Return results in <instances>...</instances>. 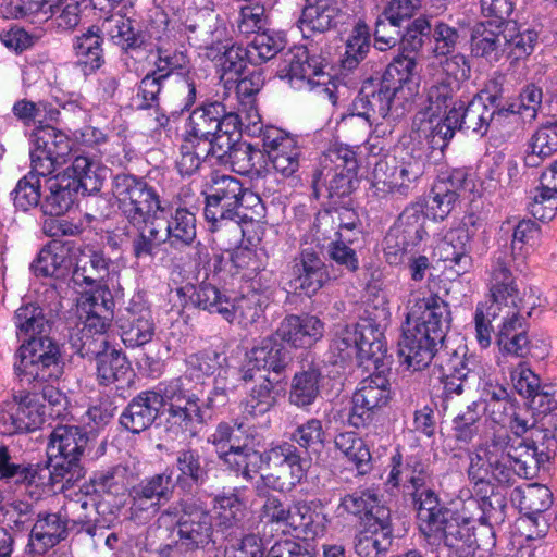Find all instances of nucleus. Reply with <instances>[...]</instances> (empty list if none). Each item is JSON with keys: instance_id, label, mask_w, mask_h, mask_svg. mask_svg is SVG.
Listing matches in <instances>:
<instances>
[{"instance_id": "1", "label": "nucleus", "mask_w": 557, "mask_h": 557, "mask_svg": "<svg viewBox=\"0 0 557 557\" xmlns=\"http://www.w3.org/2000/svg\"><path fill=\"white\" fill-rule=\"evenodd\" d=\"M507 424L515 437L505 426L497 428L469 454L468 476L475 486L492 488L491 479L505 486L513 485L517 478L533 479L557 447L547 430L533 433L535 438L530 443L521 438L535 426L527 409L513 407Z\"/></svg>"}, {"instance_id": "2", "label": "nucleus", "mask_w": 557, "mask_h": 557, "mask_svg": "<svg viewBox=\"0 0 557 557\" xmlns=\"http://www.w3.org/2000/svg\"><path fill=\"white\" fill-rule=\"evenodd\" d=\"M112 193L119 211L136 228L132 239L134 258L153 257L165 243L161 219L164 208L158 193L144 180L128 174L115 176Z\"/></svg>"}, {"instance_id": "3", "label": "nucleus", "mask_w": 557, "mask_h": 557, "mask_svg": "<svg viewBox=\"0 0 557 557\" xmlns=\"http://www.w3.org/2000/svg\"><path fill=\"white\" fill-rule=\"evenodd\" d=\"M226 102H209L195 109L188 119L185 137L202 143L213 149V156L223 160L234 143L238 140L242 116L233 111L231 96Z\"/></svg>"}, {"instance_id": "4", "label": "nucleus", "mask_w": 557, "mask_h": 557, "mask_svg": "<svg viewBox=\"0 0 557 557\" xmlns=\"http://www.w3.org/2000/svg\"><path fill=\"white\" fill-rule=\"evenodd\" d=\"M257 495L263 498L258 511V518L265 527L281 530L284 534L297 533L305 537L321 536L326 531V515L317 511L311 503L306 500L293 504L278 496L263 493V488L256 486Z\"/></svg>"}, {"instance_id": "5", "label": "nucleus", "mask_w": 557, "mask_h": 557, "mask_svg": "<svg viewBox=\"0 0 557 557\" xmlns=\"http://www.w3.org/2000/svg\"><path fill=\"white\" fill-rule=\"evenodd\" d=\"M243 193V184L234 176L213 173L207 184L205 218L216 239L226 242L228 248L235 246L243 234L240 225L234 221L235 208Z\"/></svg>"}, {"instance_id": "6", "label": "nucleus", "mask_w": 557, "mask_h": 557, "mask_svg": "<svg viewBox=\"0 0 557 557\" xmlns=\"http://www.w3.org/2000/svg\"><path fill=\"white\" fill-rule=\"evenodd\" d=\"M191 301L200 309L220 314L225 321L249 329L263 318L265 299L257 293L228 298L216 286L201 283L194 292Z\"/></svg>"}, {"instance_id": "7", "label": "nucleus", "mask_w": 557, "mask_h": 557, "mask_svg": "<svg viewBox=\"0 0 557 557\" xmlns=\"http://www.w3.org/2000/svg\"><path fill=\"white\" fill-rule=\"evenodd\" d=\"M88 440L87 433L77 425L58 424L53 428L47 446L53 484H72L83 478L84 470L79 460Z\"/></svg>"}, {"instance_id": "8", "label": "nucleus", "mask_w": 557, "mask_h": 557, "mask_svg": "<svg viewBox=\"0 0 557 557\" xmlns=\"http://www.w3.org/2000/svg\"><path fill=\"white\" fill-rule=\"evenodd\" d=\"M187 376L170 381L162 389L165 407V430L173 437L189 438L197 435L205 418L202 403L187 388Z\"/></svg>"}, {"instance_id": "9", "label": "nucleus", "mask_w": 557, "mask_h": 557, "mask_svg": "<svg viewBox=\"0 0 557 557\" xmlns=\"http://www.w3.org/2000/svg\"><path fill=\"white\" fill-rule=\"evenodd\" d=\"M426 161L421 150L400 151L392 159L380 160L372 173L369 197L383 199L391 194L406 196L411 185L424 174Z\"/></svg>"}, {"instance_id": "10", "label": "nucleus", "mask_w": 557, "mask_h": 557, "mask_svg": "<svg viewBox=\"0 0 557 557\" xmlns=\"http://www.w3.org/2000/svg\"><path fill=\"white\" fill-rule=\"evenodd\" d=\"M14 358V373L22 384L49 382L62 373L59 345L49 336L25 339Z\"/></svg>"}, {"instance_id": "11", "label": "nucleus", "mask_w": 557, "mask_h": 557, "mask_svg": "<svg viewBox=\"0 0 557 557\" xmlns=\"http://www.w3.org/2000/svg\"><path fill=\"white\" fill-rule=\"evenodd\" d=\"M436 539L424 537L437 557H471L476 549L488 552L495 545L490 527L483 525L479 534L470 521L460 520L454 515L435 532Z\"/></svg>"}, {"instance_id": "12", "label": "nucleus", "mask_w": 557, "mask_h": 557, "mask_svg": "<svg viewBox=\"0 0 557 557\" xmlns=\"http://www.w3.org/2000/svg\"><path fill=\"white\" fill-rule=\"evenodd\" d=\"M164 513L176 517V545L184 552L203 549L212 542V516L199 499H182Z\"/></svg>"}, {"instance_id": "13", "label": "nucleus", "mask_w": 557, "mask_h": 557, "mask_svg": "<svg viewBox=\"0 0 557 557\" xmlns=\"http://www.w3.org/2000/svg\"><path fill=\"white\" fill-rule=\"evenodd\" d=\"M536 306H539V304L537 299L534 297H529V300L515 302V305H478L474 322L479 344L484 348L490 346L493 332L491 323L496 319H500L496 339L510 334H517L520 330H524L525 317L523 313L529 317L531 310Z\"/></svg>"}, {"instance_id": "14", "label": "nucleus", "mask_w": 557, "mask_h": 557, "mask_svg": "<svg viewBox=\"0 0 557 557\" xmlns=\"http://www.w3.org/2000/svg\"><path fill=\"white\" fill-rule=\"evenodd\" d=\"M327 59L315 46L295 47L284 54L277 76L286 79L295 89H312L325 85L330 75L325 72Z\"/></svg>"}, {"instance_id": "15", "label": "nucleus", "mask_w": 557, "mask_h": 557, "mask_svg": "<svg viewBox=\"0 0 557 557\" xmlns=\"http://www.w3.org/2000/svg\"><path fill=\"white\" fill-rule=\"evenodd\" d=\"M399 92L385 79L364 82L355 103L356 108L363 111L350 114L343 119L342 127L357 135H366L371 127V119L387 116L392 100Z\"/></svg>"}, {"instance_id": "16", "label": "nucleus", "mask_w": 557, "mask_h": 557, "mask_svg": "<svg viewBox=\"0 0 557 557\" xmlns=\"http://www.w3.org/2000/svg\"><path fill=\"white\" fill-rule=\"evenodd\" d=\"M270 467L277 468L278 473L261 475L265 487L278 492H290L307 475L309 462L304 459L298 448L289 442H281L264 453Z\"/></svg>"}, {"instance_id": "17", "label": "nucleus", "mask_w": 557, "mask_h": 557, "mask_svg": "<svg viewBox=\"0 0 557 557\" xmlns=\"http://www.w3.org/2000/svg\"><path fill=\"white\" fill-rule=\"evenodd\" d=\"M42 424V412L36 394L18 391L0 403V435L29 433Z\"/></svg>"}, {"instance_id": "18", "label": "nucleus", "mask_w": 557, "mask_h": 557, "mask_svg": "<svg viewBox=\"0 0 557 557\" xmlns=\"http://www.w3.org/2000/svg\"><path fill=\"white\" fill-rule=\"evenodd\" d=\"M174 487L173 470L169 468L141 480L131 492L133 516L139 520L153 517L160 510L161 500L172 497Z\"/></svg>"}, {"instance_id": "19", "label": "nucleus", "mask_w": 557, "mask_h": 557, "mask_svg": "<svg viewBox=\"0 0 557 557\" xmlns=\"http://www.w3.org/2000/svg\"><path fill=\"white\" fill-rule=\"evenodd\" d=\"M448 304L437 295L418 299L407 315V325L433 341L443 342L450 326Z\"/></svg>"}, {"instance_id": "20", "label": "nucleus", "mask_w": 557, "mask_h": 557, "mask_svg": "<svg viewBox=\"0 0 557 557\" xmlns=\"http://www.w3.org/2000/svg\"><path fill=\"white\" fill-rule=\"evenodd\" d=\"M475 224L474 215L467 216L460 225L447 232L434 248V256L443 262H449V268L458 275L468 272L472 265L470 242L474 233L469 227Z\"/></svg>"}, {"instance_id": "21", "label": "nucleus", "mask_w": 557, "mask_h": 557, "mask_svg": "<svg viewBox=\"0 0 557 557\" xmlns=\"http://www.w3.org/2000/svg\"><path fill=\"white\" fill-rule=\"evenodd\" d=\"M292 273L295 290L307 296L315 295L331 280L337 278L335 271L325 264L318 252L310 248L302 249L294 258Z\"/></svg>"}, {"instance_id": "22", "label": "nucleus", "mask_w": 557, "mask_h": 557, "mask_svg": "<svg viewBox=\"0 0 557 557\" xmlns=\"http://www.w3.org/2000/svg\"><path fill=\"white\" fill-rule=\"evenodd\" d=\"M262 146L277 173L290 176L298 170L300 148L296 139L283 129L274 126L265 127L262 133Z\"/></svg>"}, {"instance_id": "23", "label": "nucleus", "mask_w": 557, "mask_h": 557, "mask_svg": "<svg viewBox=\"0 0 557 557\" xmlns=\"http://www.w3.org/2000/svg\"><path fill=\"white\" fill-rule=\"evenodd\" d=\"M290 361L289 351L272 337L263 338L247 355V360L240 370L244 381H253L262 371L282 373Z\"/></svg>"}, {"instance_id": "24", "label": "nucleus", "mask_w": 557, "mask_h": 557, "mask_svg": "<svg viewBox=\"0 0 557 557\" xmlns=\"http://www.w3.org/2000/svg\"><path fill=\"white\" fill-rule=\"evenodd\" d=\"M349 17L350 13L342 9L338 0H306L299 27L302 32L324 33L345 23Z\"/></svg>"}, {"instance_id": "25", "label": "nucleus", "mask_w": 557, "mask_h": 557, "mask_svg": "<svg viewBox=\"0 0 557 557\" xmlns=\"http://www.w3.org/2000/svg\"><path fill=\"white\" fill-rule=\"evenodd\" d=\"M324 323L311 314H289L280 323L276 335L296 348H309L323 337Z\"/></svg>"}, {"instance_id": "26", "label": "nucleus", "mask_w": 557, "mask_h": 557, "mask_svg": "<svg viewBox=\"0 0 557 557\" xmlns=\"http://www.w3.org/2000/svg\"><path fill=\"white\" fill-rule=\"evenodd\" d=\"M430 478V466L418 454L407 456L404 462L400 455L392 458V469L387 481L393 486H401L405 493H417L425 486Z\"/></svg>"}, {"instance_id": "27", "label": "nucleus", "mask_w": 557, "mask_h": 557, "mask_svg": "<svg viewBox=\"0 0 557 557\" xmlns=\"http://www.w3.org/2000/svg\"><path fill=\"white\" fill-rule=\"evenodd\" d=\"M163 400L160 393L141 392L124 409L120 417V423L133 433L147 430L158 417L163 407Z\"/></svg>"}, {"instance_id": "28", "label": "nucleus", "mask_w": 557, "mask_h": 557, "mask_svg": "<svg viewBox=\"0 0 557 557\" xmlns=\"http://www.w3.org/2000/svg\"><path fill=\"white\" fill-rule=\"evenodd\" d=\"M122 341L127 347H139L154 335L151 311L141 302L132 301L121 318Z\"/></svg>"}, {"instance_id": "29", "label": "nucleus", "mask_w": 557, "mask_h": 557, "mask_svg": "<svg viewBox=\"0 0 557 557\" xmlns=\"http://www.w3.org/2000/svg\"><path fill=\"white\" fill-rule=\"evenodd\" d=\"M508 35L504 27L494 26L491 21L474 26L471 34V51L476 58L497 63L507 54Z\"/></svg>"}, {"instance_id": "30", "label": "nucleus", "mask_w": 557, "mask_h": 557, "mask_svg": "<svg viewBox=\"0 0 557 557\" xmlns=\"http://www.w3.org/2000/svg\"><path fill=\"white\" fill-rule=\"evenodd\" d=\"M417 507L419 531L423 537L436 539L435 532L454 513L440 504L434 491L421 488L411 494Z\"/></svg>"}, {"instance_id": "31", "label": "nucleus", "mask_w": 557, "mask_h": 557, "mask_svg": "<svg viewBox=\"0 0 557 557\" xmlns=\"http://www.w3.org/2000/svg\"><path fill=\"white\" fill-rule=\"evenodd\" d=\"M438 343L441 342L407 326L399 341V355L408 368L419 371L430 364Z\"/></svg>"}, {"instance_id": "32", "label": "nucleus", "mask_w": 557, "mask_h": 557, "mask_svg": "<svg viewBox=\"0 0 557 557\" xmlns=\"http://www.w3.org/2000/svg\"><path fill=\"white\" fill-rule=\"evenodd\" d=\"M108 290L82 296L78 304L81 318H84V330L92 334L103 335L110 327L113 318V302L106 296Z\"/></svg>"}, {"instance_id": "33", "label": "nucleus", "mask_w": 557, "mask_h": 557, "mask_svg": "<svg viewBox=\"0 0 557 557\" xmlns=\"http://www.w3.org/2000/svg\"><path fill=\"white\" fill-rule=\"evenodd\" d=\"M337 510L367 519V524L391 518L389 509L381 503L380 495L372 488L345 495L341 499Z\"/></svg>"}, {"instance_id": "34", "label": "nucleus", "mask_w": 557, "mask_h": 557, "mask_svg": "<svg viewBox=\"0 0 557 557\" xmlns=\"http://www.w3.org/2000/svg\"><path fill=\"white\" fill-rule=\"evenodd\" d=\"M69 529L62 511L39 515L30 531L29 544L37 554H44L64 540Z\"/></svg>"}, {"instance_id": "35", "label": "nucleus", "mask_w": 557, "mask_h": 557, "mask_svg": "<svg viewBox=\"0 0 557 557\" xmlns=\"http://www.w3.org/2000/svg\"><path fill=\"white\" fill-rule=\"evenodd\" d=\"M323 375L315 364L302 366L290 383L288 400L292 405L306 409L315 403L321 394Z\"/></svg>"}, {"instance_id": "36", "label": "nucleus", "mask_w": 557, "mask_h": 557, "mask_svg": "<svg viewBox=\"0 0 557 557\" xmlns=\"http://www.w3.org/2000/svg\"><path fill=\"white\" fill-rule=\"evenodd\" d=\"M488 289L491 300L487 304L503 306L525 300L520 296L509 264L502 258H497L492 264Z\"/></svg>"}, {"instance_id": "37", "label": "nucleus", "mask_w": 557, "mask_h": 557, "mask_svg": "<svg viewBox=\"0 0 557 557\" xmlns=\"http://www.w3.org/2000/svg\"><path fill=\"white\" fill-rule=\"evenodd\" d=\"M393 543V527L391 518L367 524L355 543V550L360 557H379L389 549Z\"/></svg>"}, {"instance_id": "38", "label": "nucleus", "mask_w": 557, "mask_h": 557, "mask_svg": "<svg viewBox=\"0 0 557 557\" xmlns=\"http://www.w3.org/2000/svg\"><path fill=\"white\" fill-rule=\"evenodd\" d=\"M69 177L55 175L46 178L41 211L46 215L59 216L67 212L75 202L77 190L69 182Z\"/></svg>"}, {"instance_id": "39", "label": "nucleus", "mask_w": 557, "mask_h": 557, "mask_svg": "<svg viewBox=\"0 0 557 557\" xmlns=\"http://www.w3.org/2000/svg\"><path fill=\"white\" fill-rule=\"evenodd\" d=\"M110 259L103 252L85 247L79 251L73 271V281L77 285L98 287L101 281L109 274Z\"/></svg>"}, {"instance_id": "40", "label": "nucleus", "mask_w": 557, "mask_h": 557, "mask_svg": "<svg viewBox=\"0 0 557 557\" xmlns=\"http://www.w3.org/2000/svg\"><path fill=\"white\" fill-rule=\"evenodd\" d=\"M71 267L70 249L59 242L44 247L32 263L35 275L55 278L67 275Z\"/></svg>"}, {"instance_id": "41", "label": "nucleus", "mask_w": 557, "mask_h": 557, "mask_svg": "<svg viewBox=\"0 0 557 557\" xmlns=\"http://www.w3.org/2000/svg\"><path fill=\"white\" fill-rule=\"evenodd\" d=\"M383 79L397 88L405 99L416 95L419 86L416 58L404 53L396 55L388 64Z\"/></svg>"}, {"instance_id": "42", "label": "nucleus", "mask_w": 557, "mask_h": 557, "mask_svg": "<svg viewBox=\"0 0 557 557\" xmlns=\"http://www.w3.org/2000/svg\"><path fill=\"white\" fill-rule=\"evenodd\" d=\"M459 91L460 88L456 79L445 82L436 78L434 81L428 89L424 108L431 123L433 119L446 115L450 109L458 108L459 103L462 102L461 97L458 95Z\"/></svg>"}, {"instance_id": "43", "label": "nucleus", "mask_w": 557, "mask_h": 557, "mask_svg": "<svg viewBox=\"0 0 557 557\" xmlns=\"http://www.w3.org/2000/svg\"><path fill=\"white\" fill-rule=\"evenodd\" d=\"M60 0H2L0 11L5 18H25L30 23L50 20Z\"/></svg>"}, {"instance_id": "44", "label": "nucleus", "mask_w": 557, "mask_h": 557, "mask_svg": "<svg viewBox=\"0 0 557 557\" xmlns=\"http://www.w3.org/2000/svg\"><path fill=\"white\" fill-rule=\"evenodd\" d=\"M162 220H165L161 216ZM196 218L187 209L178 208L169 221H163L165 243L171 247L189 246L196 239Z\"/></svg>"}, {"instance_id": "45", "label": "nucleus", "mask_w": 557, "mask_h": 557, "mask_svg": "<svg viewBox=\"0 0 557 557\" xmlns=\"http://www.w3.org/2000/svg\"><path fill=\"white\" fill-rule=\"evenodd\" d=\"M450 111H455L458 116V123L460 124L459 129L472 132L479 135H484L493 121L497 112L492 111L481 98L472 99L466 106L462 101L458 108H453Z\"/></svg>"}, {"instance_id": "46", "label": "nucleus", "mask_w": 557, "mask_h": 557, "mask_svg": "<svg viewBox=\"0 0 557 557\" xmlns=\"http://www.w3.org/2000/svg\"><path fill=\"white\" fill-rule=\"evenodd\" d=\"M98 164L85 156H77L66 168L61 177H69V183L77 191L92 194L102 187V178L98 173Z\"/></svg>"}, {"instance_id": "47", "label": "nucleus", "mask_w": 557, "mask_h": 557, "mask_svg": "<svg viewBox=\"0 0 557 557\" xmlns=\"http://www.w3.org/2000/svg\"><path fill=\"white\" fill-rule=\"evenodd\" d=\"M17 337H41L50 329V321L44 309L34 302L18 307L13 317Z\"/></svg>"}, {"instance_id": "48", "label": "nucleus", "mask_w": 557, "mask_h": 557, "mask_svg": "<svg viewBox=\"0 0 557 557\" xmlns=\"http://www.w3.org/2000/svg\"><path fill=\"white\" fill-rule=\"evenodd\" d=\"M555 152H557V124L548 123L539 127L532 135L524 156V164L536 168Z\"/></svg>"}, {"instance_id": "49", "label": "nucleus", "mask_w": 557, "mask_h": 557, "mask_svg": "<svg viewBox=\"0 0 557 557\" xmlns=\"http://www.w3.org/2000/svg\"><path fill=\"white\" fill-rule=\"evenodd\" d=\"M73 48L77 63L83 67L85 74H90L100 69L104 62L102 50V38L94 28L77 36Z\"/></svg>"}, {"instance_id": "50", "label": "nucleus", "mask_w": 557, "mask_h": 557, "mask_svg": "<svg viewBox=\"0 0 557 557\" xmlns=\"http://www.w3.org/2000/svg\"><path fill=\"white\" fill-rule=\"evenodd\" d=\"M511 498L518 503L520 511L528 517L544 512L553 505L552 491L546 485L539 483L516 487Z\"/></svg>"}, {"instance_id": "51", "label": "nucleus", "mask_w": 557, "mask_h": 557, "mask_svg": "<svg viewBox=\"0 0 557 557\" xmlns=\"http://www.w3.org/2000/svg\"><path fill=\"white\" fill-rule=\"evenodd\" d=\"M61 511L71 529L82 525L86 533V529L89 525H94L92 522L96 520L98 512L97 502L94 496L89 495V490L87 488L85 493H76L75 498L69 499Z\"/></svg>"}, {"instance_id": "52", "label": "nucleus", "mask_w": 557, "mask_h": 557, "mask_svg": "<svg viewBox=\"0 0 557 557\" xmlns=\"http://www.w3.org/2000/svg\"><path fill=\"white\" fill-rule=\"evenodd\" d=\"M219 457L233 471L250 480L259 469L262 455L247 445L231 444L227 450H219Z\"/></svg>"}, {"instance_id": "53", "label": "nucleus", "mask_w": 557, "mask_h": 557, "mask_svg": "<svg viewBox=\"0 0 557 557\" xmlns=\"http://www.w3.org/2000/svg\"><path fill=\"white\" fill-rule=\"evenodd\" d=\"M32 137L35 148L61 162L65 161V157L72 150V140L49 125L36 126Z\"/></svg>"}, {"instance_id": "54", "label": "nucleus", "mask_w": 557, "mask_h": 557, "mask_svg": "<svg viewBox=\"0 0 557 557\" xmlns=\"http://www.w3.org/2000/svg\"><path fill=\"white\" fill-rule=\"evenodd\" d=\"M362 331L359 325L338 326L330 346L333 355V363H346L357 359L362 339Z\"/></svg>"}, {"instance_id": "55", "label": "nucleus", "mask_w": 557, "mask_h": 557, "mask_svg": "<svg viewBox=\"0 0 557 557\" xmlns=\"http://www.w3.org/2000/svg\"><path fill=\"white\" fill-rule=\"evenodd\" d=\"M369 335L362 331V339L359 347L357 363L367 371L374 370L375 373H384L387 360V350L385 344L380 338L381 334H374L372 330H368Z\"/></svg>"}, {"instance_id": "56", "label": "nucleus", "mask_w": 557, "mask_h": 557, "mask_svg": "<svg viewBox=\"0 0 557 557\" xmlns=\"http://www.w3.org/2000/svg\"><path fill=\"white\" fill-rule=\"evenodd\" d=\"M425 221L426 214L422 205L412 203L401 212L393 230L401 235L405 243L414 246L426 235Z\"/></svg>"}, {"instance_id": "57", "label": "nucleus", "mask_w": 557, "mask_h": 557, "mask_svg": "<svg viewBox=\"0 0 557 557\" xmlns=\"http://www.w3.org/2000/svg\"><path fill=\"white\" fill-rule=\"evenodd\" d=\"M354 395L360 399L361 405L376 411L386 406L391 398L389 381L384 373H373L362 380Z\"/></svg>"}, {"instance_id": "58", "label": "nucleus", "mask_w": 557, "mask_h": 557, "mask_svg": "<svg viewBox=\"0 0 557 557\" xmlns=\"http://www.w3.org/2000/svg\"><path fill=\"white\" fill-rule=\"evenodd\" d=\"M259 377L261 381L252 387L244 403V413L250 418L265 414L277 403V392L273 382L262 374Z\"/></svg>"}, {"instance_id": "59", "label": "nucleus", "mask_w": 557, "mask_h": 557, "mask_svg": "<svg viewBox=\"0 0 557 557\" xmlns=\"http://www.w3.org/2000/svg\"><path fill=\"white\" fill-rule=\"evenodd\" d=\"M334 444L359 473L364 474L370 470L371 454L363 440L354 432H343L336 435Z\"/></svg>"}, {"instance_id": "60", "label": "nucleus", "mask_w": 557, "mask_h": 557, "mask_svg": "<svg viewBox=\"0 0 557 557\" xmlns=\"http://www.w3.org/2000/svg\"><path fill=\"white\" fill-rule=\"evenodd\" d=\"M129 370L126 357L115 349L97 357V376L102 385L124 381Z\"/></svg>"}, {"instance_id": "61", "label": "nucleus", "mask_w": 557, "mask_h": 557, "mask_svg": "<svg viewBox=\"0 0 557 557\" xmlns=\"http://www.w3.org/2000/svg\"><path fill=\"white\" fill-rule=\"evenodd\" d=\"M441 380L444 385V391L447 395H460L463 392L471 371L467 367L463 357L455 354L447 358L445 363L440 364Z\"/></svg>"}, {"instance_id": "62", "label": "nucleus", "mask_w": 557, "mask_h": 557, "mask_svg": "<svg viewBox=\"0 0 557 557\" xmlns=\"http://www.w3.org/2000/svg\"><path fill=\"white\" fill-rule=\"evenodd\" d=\"M247 62H255L248 47L224 46L223 53L218 58L221 81H224V84L231 83L234 77H238L243 73Z\"/></svg>"}, {"instance_id": "63", "label": "nucleus", "mask_w": 557, "mask_h": 557, "mask_svg": "<svg viewBox=\"0 0 557 557\" xmlns=\"http://www.w3.org/2000/svg\"><path fill=\"white\" fill-rule=\"evenodd\" d=\"M128 475L129 472L127 467L117 465L95 472L89 482L95 493L119 495L126 490Z\"/></svg>"}, {"instance_id": "64", "label": "nucleus", "mask_w": 557, "mask_h": 557, "mask_svg": "<svg viewBox=\"0 0 557 557\" xmlns=\"http://www.w3.org/2000/svg\"><path fill=\"white\" fill-rule=\"evenodd\" d=\"M213 509L218 524L224 529L237 525L246 515L245 504L235 493L216 495Z\"/></svg>"}]
</instances>
